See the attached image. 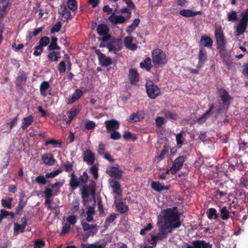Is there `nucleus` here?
<instances>
[{
  "instance_id": "1",
  "label": "nucleus",
  "mask_w": 248,
  "mask_h": 248,
  "mask_svg": "<svg viewBox=\"0 0 248 248\" xmlns=\"http://www.w3.org/2000/svg\"><path fill=\"white\" fill-rule=\"evenodd\" d=\"M177 209L176 207H174L172 209L167 208L162 211L161 213L164 217L159 219L157 222L159 233L157 235H152L153 241L155 242L158 240H162L166 237V235L170 232L173 229L181 225Z\"/></svg>"
},
{
  "instance_id": "2",
  "label": "nucleus",
  "mask_w": 248,
  "mask_h": 248,
  "mask_svg": "<svg viewBox=\"0 0 248 248\" xmlns=\"http://www.w3.org/2000/svg\"><path fill=\"white\" fill-rule=\"evenodd\" d=\"M152 59L153 62L156 67L164 65L167 62L166 54L159 49H156L153 51Z\"/></svg>"
},
{
  "instance_id": "3",
  "label": "nucleus",
  "mask_w": 248,
  "mask_h": 248,
  "mask_svg": "<svg viewBox=\"0 0 248 248\" xmlns=\"http://www.w3.org/2000/svg\"><path fill=\"white\" fill-rule=\"evenodd\" d=\"M241 16L240 22L235 27L237 36L244 33L247 29L248 23V8L242 12Z\"/></svg>"
},
{
  "instance_id": "4",
  "label": "nucleus",
  "mask_w": 248,
  "mask_h": 248,
  "mask_svg": "<svg viewBox=\"0 0 248 248\" xmlns=\"http://www.w3.org/2000/svg\"><path fill=\"white\" fill-rule=\"evenodd\" d=\"M215 36L218 48L221 50H224L226 46V43L220 25H216Z\"/></svg>"
},
{
  "instance_id": "5",
  "label": "nucleus",
  "mask_w": 248,
  "mask_h": 248,
  "mask_svg": "<svg viewBox=\"0 0 248 248\" xmlns=\"http://www.w3.org/2000/svg\"><path fill=\"white\" fill-rule=\"evenodd\" d=\"M95 183L92 181L89 184L88 187L84 186L81 189V195L83 198H88L90 194L94 200V203H95Z\"/></svg>"
},
{
  "instance_id": "6",
  "label": "nucleus",
  "mask_w": 248,
  "mask_h": 248,
  "mask_svg": "<svg viewBox=\"0 0 248 248\" xmlns=\"http://www.w3.org/2000/svg\"><path fill=\"white\" fill-rule=\"evenodd\" d=\"M146 87L148 96L152 99L155 98L160 93L159 88L151 81L146 82Z\"/></svg>"
},
{
  "instance_id": "7",
  "label": "nucleus",
  "mask_w": 248,
  "mask_h": 248,
  "mask_svg": "<svg viewBox=\"0 0 248 248\" xmlns=\"http://www.w3.org/2000/svg\"><path fill=\"white\" fill-rule=\"evenodd\" d=\"M97 31L99 35L104 36L101 39H99L100 40L105 42L110 40L111 36L108 34L109 28L107 25L104 24L98 25Z\"/></svg>"
},
{
  "instance_id": "8",
  "label": "nucleus",
  "mask_w": 248,
  "mask_h": 248,
  "mask_svg": "<svg viewBox=\"0 0 248 248\" xmlns=\"http://www.w3.org/2000/svg\"><path fill=\"white\" fill-rule=\"evenodd\" d=\"M184 162V157L180 156L177 158L173 163L172 167L170 169V171L172 174H174L182 167Z\"/></svg>"
},
{
  "instance_id": "9",
  "label": "nucleus",
  "mask_w": 248,
  "mask_h": 248,
  "mask_svg": "<svg viewBox=\"0 0 248 248\" xmlns=\"http://www.w3.org/2000/svg\"><path fill=\"white\" fill-rule=\"evenodd\" d=\"M218 93L224 105L228 106L230 103L232 97L228 92L224 89L221 88L218 90Z\"/></svg>"
},
{
  "instance_id": "10",
  "label": "nucleus",
  "mask_w": 248,
  "mask_h": 248,
  "mask_svg": "<svg viewBox=\"0 0 248 248\" xmlns=\"http://www.w3.org/2000/svg\"><path fill=\"white\" fill-rule=\"evenodd\" d=\"M192 244V246L187 245L186 248H211L212 247L210 243H206L203 240L193 241Z\"/></svg>"
},
{
  "instance_id": "11",
  "label": "nucleus",
  "mask_w": 248,
  "mask_h": 248,
  "mask_svg": "<svg viewBox=\"0 0 248 248\" xmlns=\"http://www.w3.org/2000/svg\"><path fill=\"white\" fill-rule=\"evenodd\" d=\"M105 124L108 132L118 129L120 125L119 123L114 119L106 121Z\"/></svg>"
},
{
  "instance_id": "12",
  "label": "nucleus",
  "mask_w": 248,
  "mask_h": 248,
  "mask_svg": "<svg viewBox=\"0 0 248 248\" xmlns=\"http://www.w3.org/2000/svg\"><path fill=\"white\" fill-rule=\"evenodd\" d=\"M107 173L111 177L120 179L122 177L123 171L117 167L111 166L107 170Z\"/></svg>"
},
{
  "instance_id": "13",
  "label": "nucleus",
  "mask_w": 248,
  "mask_h": 248,
  "mask_svg": "<svg viewBox=\"0 0 248 248\" xmlns=\"http://www.w3.org/2000/svg\"><path fill=\"white\" fill-rule=\"evenodd\" d=\"M120 43L118 39H113L107 46L109 51L116 53L121 49Z\"/></svg>"
},
{
  "instance_id": "14",
  "label": "nucleus",
  "mask_w": 248,
  "mask_h": 248,
  "mask_svg": "<svg viewBox=\"0 0 248 248\" xmlns=\"http://www.w3.org/2000/svg\"><path fill=\"white\" fill-rule=\"evenodd\" d=\"M110 184L113 192L117 194L115 198H122V190L121 188L120 183L116 181L111 180L110 181Z\"/></svg>"
},
{
  "instance_id": "15",
  "label": "nucleus",
  "mask_w": 248,
  "mask_h": 248,
  "mask_svg": "<svg viewBox=\"0 0 248 248\" xmlns=\"http://www.w3.org/2000/svg\"><path fill=\"white\" fill-rule=\"evenodd\" d=\"M95 160L94 154L90 150H86L83 154V160L89 165H93Z\"/></svg>"
},
{
  "instance_id": "16",
  "label": "nucleus",
  "mask_w": 248,
  "mask_h": 248,
  "mask_svg": "<svg viewBox=\"0 0 248 248\" xmlns=\"http://www.w3.org/2000/svg\"><path fill=\"white\" fill-rule=\"evenodd\" d=\"M114 199L115 204H116L117 211L121 214L126 212L128 210V207L121 201V198Z\"/></svg>"
},
{
  "instance_id": "17",
  "label": "nucleus",
  "mask_w": 248,
  "mask_h": 248,
  "mask_svg": "<svg viewBox=\"0 0 248 248\" xmlns=\"http://www.w3.org/2000/svg\"><path fill=\"white\" fill-rule=\"evenodd\" d=\"M108 19L113 24L116 25L124 23L127 19L123 16H116L113 14L109 17Z\"/></svg>"
},
{
  "instance_id": "18",
  "label": "nucleus",
  "mask_w": 248,
  "mask_h": 248,
  "mask_svg": "<svg viewBox=\"0 0 248 248\" xmlns=\"http://www.w3.org/2000/svg\"><path fill=\"white\" fill-rule=\"evenodd\" d=\"M60 8L59 14L63 17L62 20L64 22L66 21L68 19L70 18L71 13L70 11L67 9L66 6L64 4L61 5Z\"/></svg>"
},
{
  "instance_id": "19",
  "label": "nucleus",
  "mask_w": 248,
  "mask_h": 248,
  "mask_svg": "<svg viewBox=\"0 0 248 248\" xmlns=\"http://www.w3.org/2000/svg\"><path fill=\"white\" fill-rule=\"evenodd\" d=\"M207 59V53L204 48L200 50L199 53V62L197 67L199 69L202 67Z\"/></svg>"
},
{
  "instance_id": "20",
  "label": "nucleus",
  "mask_w": 248,
  "mask_h": 248,
  "mask_svg": "<svg viewBox=\"0 0 248 248\" xmlns=\"http://www.w3.org/2000/svg\"><path fill=\"white\" fill-rule=\"evenodd\" d=\"M131 84H135L139 80V75L136 69H131L128 75Z\"/></svg>"
},
{
  "instance_id": "21",
  "label": "nucleus",
  "mask_w": 248,
  "mask_h": 248,
  "mask_svg": "<svg viewBox=\"0 0 248 248\" xmlns=\"http://www.w3.org/2000/svg\"><path fill=\"white\" fill-rule=\"evenodd\" d=\"M42 160L46 165L49 166L53 165L55 161L52 155L50 153L43 155L42 156Z\"/></svg>"
},
{
  "instance_id": "22",
  "label": "nucleus",
  "mask_w": 248,
  "mask_h": 248,
  "mask_svg": "<svg viewBox=\"0 0 248 248\" xmlns=\"http://www.w3.org/2000/svg\"><path fill=\"white\" fill-rule=\"evenodd\" d=\"M83 94V92L81 90L77 89L72 95L70 99L67 102L68 104H72L76 101L78 100Z\"/></svg>"
},
{
  "instance_id": "23",
  "label": "nucleus",
  "mask_w": 248,
  "mask_h": 248,
  "mask_svg": "<svg viewBox=\"0 0 248 248\" xmlns=\"http://www.w3.org/2000/svg\"><path fill=\"white\" fill-rule=\"evenodd\" d=\"M133 37L131 36L126 37L124 38V43L127 48L131 50H135L137 48V46L132 44Z\"/></svg>"
},
{
  "instance_id": "24",
  "label": "nucleus",
  "mask_w": 248,
  "mask_h": 248,
  "mask_svg": "<svg viewBox=\"0 0 248 248\" xmlns=\"http://www.w3.org/2000/svg\"><path fill=\"white\" fill-rule=\"evenodd\" d=\"M151 187L156 191L160 192L162 190H167L169 188L168 186L162 185L159 182H153L151 183Z\"/></svg>"
},
{
  "instance_id": "25",
  "label": "nucleus",
  "mask_w": 248,
  "mask_h": 248,
  "mask_svg": "<svg viewBox=\"0 0 248 248\" xmlns=\"http://www.w3.org/2000/svg\"><path fill=\"white\" fill-rule=\"evenodd\" d=\"M201 14V11L193 12L192 11L188 9L182 10L180 12V14L181 15L186 17L194 16Z\"/></svg>"
},
{
  "instance_id": "26",
  "label": "nucleus",
  "mask_w": 248,
  "mask_h": 248,
  "mask_svg": "<svg viewBox=\"0 0 248 248\" xmlns=\"http://www.w3.org/2000/svg\"><path fill=\"white\" fill-rule=\"evenodd\" d=\"M144 118V114L141 112H138L136 113H133L129 118L131 122H137L142 120Z\"/></svg>"
},
{
  "instance_id": "27",
  "label": "nucleus",
  "mask_w": 248,
  "mask_h": 248,
  "mask_svg": "<svg viewBox=\"0 0 248 248\" xmlns=\"http://www.w3.org/2000/svg\"><path fill=\"white\" fill-rule=\"evenodd\" d=\"M200 42L203 46L206 47H211L213 45L212 39L207 36H202L201 37Z\"/></svg>"
},
{
  "instance_id": "28",
  "label": "nucleus",
  "mask_w": 248,
  "mask_h": 248,
  "mask_svg": "<svg viewBox=\"0 0 248 248\" xmlns=\"http://www.w3.org/2000/svg\"><path fill=\"white\" fill-rule=\"evenodd\" d=\"M71 177L70 186L71 187L75 189L80 185L78 179H77V178L74 172L71 174Z\"/></svg>"
},
{
  "instance_id": "29",
  "label": "nucleus",
  "mask_w": 248,
  "mask_h": 248,
  "mask_svg": "<svg viewBox=\"0 0 248 248\" xmlns=\"http://www.w3.org/2000/svg\"><path fill=\"white\" fill-rule=\"evenodd\" d=\"M214 106L213 104H211L210 106V108L205 113H204L201 117L197 119V122L199 124H201L202 122H204L205 119L209 116L211 114V111L213 109Z\"/></svg>"
},
{
  "instance_id": "30",
  "label": "nucleus",
  "mask_w": 248,
  "mask_h": 248,
  "mask_svg": "<svg viewBox=\"0 0 248 248\" xmlns=\"http://www.w3.org/2000/svg\"><path fill=\"white\" fill-rule=\"evenodd\" d=\"M33 121V118L32 116L29 115L23 119V122L21 126L22 128L24 130L27 128Z\"/></svg>"
},
{
  "instance_id": "31",
  "label": "nucleus",
  "mask_w": 248,
  "mask_h": 248,
  "mask_svg": "<svg viewBox=\"0 0 248 248\" xmlns=\"http://www.w3.org/2000/svg\"><path fill=\"white\" fill-rule=\"evenodd\" d=\"M79 112V110L77 108H72L69 111H68V114H69V120L67 121V123H70L73 118L78 115Z\"/></svg>"
},
{
  "instance_id": "32",
  "label": "nucleus",
  "mask_w": 248,
  "mask_h": 248,
  "mask_svg": "<svg viewBox=\"0 0 248 248\" xmlns=\"http://www.w3.org/2000/svg\"><path fill=\"white\" fill-rule=\"evenodd\" d=\"M101 65L104 66H108L112 63V61L109 57H107L105 55L101 57L99 59Z\"/></svg>"
},
{
  "instance_id": "33",
  "label": "nucleus",
  "mask_w": 248,
  "mask_h": 248,
  "mask_svg": "<svg viewBox=\"0 0 248 248\" xmlns=\"http://www.w3.org/2000/svg\"><path fill=\"white\" fill-rule=\"evenodd\" d=\"M151 60L150 58H146L143 62L140 63V67L144 68L148 71L151 69Z\"/></svg>"
},
{
  "instance_id": "34",
  "label": "nucleus",
  "mask_w": 248,
  "mask_h": 248,
  "mask_svg": "<svg viewBox=\"0 0 248 248\" xmlns=\"http://www.w3.org/2000/svg\"><path fill=\"white\" fill-rule=\"evenodd\" d=\"M140 22V20L139 18L135 19L132 24H131L127 29V32L130 34L133 30L138 26Z\"/></svg>"
},
{
  "instance_id": "35",
  "label": "nucleus",
  "mask_w": 248,
  "mask_h": 248,
  "mask_svg": "<svg viewBox=\"0 0 248 248\" xmlns=\"http://www.w3.org/2000/svg\"><path fill=\"white\" fill-rule=\"evenodd\" d=\"M81 224L82 226L83 230L84 231H87L91 229H95L97 230V225L96 224H89L84 221H82L81 222Z\"/></svg>"
},
{
  "instance_id": "36",
  "label": "nucleus",
  "mask_w": 248,
  "mask_h": 248,
  "mask_svg": "<svg viewBox=\"0 0 248 248\" xmlns=\"http://www.w3.org/2000/svg\"><path fill=\"white\" fill-rule=\"evenodd\" d=\"M49 87L48 82L44 81L40 86V90L42 95L46 96V91Z\"/></svg>"
},
{
  "instance_id": "37",
  "label": "nucleus",
  "mask_w": 248,
  "mask_h": 248,
  "mask_svg": "<svg viewBox=\"0 0 248 248\" xmlns=\"http://www.w3.org/2000/svg\"><path fill=\"white\" fill-rule=\"evenodd\" d=\"M25 228L24 225H20L16 222L14 224V232L15 234H17L19 232H23L24 231Z\"/></svg>"
},
{
  "instance_id": "38",
  "label": "nucleus",
  "mask_w": 248,
  "mask_h": 248,
  "mask_svg": "<svg viewBox=\"0 0 248 248\" xmlns=\"http://www.w3.org/2000/svg\"><path fill=\"white\" fill-rule=\"evenodd\" d=\"M67 6L72 11H75L77 9V4L76 0H68Z\"/></svg>"
},
{
  "instance_id": "39",
  "label": "nucleus",
  "mask_w": 248,
  "mask_h": 248,
  "mask_svg": "<svg viewBox=\"0 0 248 248\" xmlns=\"http://www.w3.org/2000/svg\"><path fill=\"white\" fill-rule=\"evenodd\" d=\"M220 213L222 219L226 220L229 217V212L227 211L226 207H223L221 209Z\"/></svg>"
},
{
  "instance_id": "40",
  "label": "nucleus",
  "mask_w": 248,
  "mask_h": 248,
  "mask_svg": "<svg viewBox=\"0 0 248 248\" xmlns=\"http://www.w3.org/2000/svg\"><path fill=\"white\" fill-rule=\"evenodd\" d=\"M165 117L170 118L173 120H176L177 118V115L175 113H172L170 111L165 110L163 111Z\"/></svg>"
},
{
  "instance_id": "41",
  "label": "nucleus",
  "mask_w": 248,
  "mask_h": 248,
  "mask_svg": "<svg viewBox=\"0 0 248 248\" xmlns=\"http://www.w3.org/2000/svg\"><path fill=\"white\" fill-rule=\"evenodd\" d=\"M123 138L125 140H132L135 141L136 140V137L135 135H133L131 132L128 131L124 133L123 135Z\"/></svg>"
},
{
  "instance_id": "42",
  "label": "nucleus",
  "mask_w": 248,
  "mask_h": 248,
  "mask_svg": "<svg viewBox=\"0 0 248 248\" xmlns=\"http://www.w3.org/2000/svg\"><path fill=\"white\" fill-rule=\"evenodd\" d=\"M62 23L61 22H57L52 28L51 30V33H53L58 32L60 31L62 27Z\"/></svg>"
},
{
  "instance_id": "43",
  "label": "nucleus",
  "mask_w": 248,
  "mask_h": 248,
  "mask_svg": "<svg viewBox=\"0 0 248 248\" xmlns=\"http://www.w3.org/2000/svg\"><path fill=\"white\" fill-rule=\"evenodd\" d=\"M208 217L210 219H212L213 218L216 219L217 217V215L216 213V211L214 208H210L208 210Z\"/></svg>"
},
{
  "instance_id": "44",
  "label": "nucleus",
  "mask_w": 248,
  "mask_h": 248,
  "mask_svg": "<svg viewBox=\"0 0 248 248\" xmlns=\"http://www.w3.org/2000/svg\"><path fill=\"white\" fill-rule=\"evenodd\" d=\"M228 20L230 21H236L237 20V13L235 11H232L228 14Z\"/></svg>"
},
{
  "instance_id": "45",
  "label": "nucleus",
  "mask_w": 248,
  "mask_h": 248,
  "mask_svg": "<svg viewBox=\"0 0 248 248\" xmlns=\"http://www.w3.org/2000/svg\"><path fill=\"white\" fill-rule=\"evenodd\" d=\"M62 171V170L58 169L56 170L53 171L50 173H47L46 174V178H49L50 177H54L57 175L59 174Z\"/></svg>"
},
{
  "instance_id": "46",
  "label": "nucleus",
  "mask_w": 248,
  "mask_h": 248,
  "mask_svg": "<svg viewBox=\"0 0 248 248\" xmlns=\"http://www.w3.org/2000/svg\"><path fill=\"white\" fill-rule=\"evenodd\" d=\"M166 123L164 118L162 117H157L155 119L156 125L157 127H160Z\"/></svg>"
},
{
  "instance_id": "47",
  "label": "nucleus",
  "mask_w": 248,
  "mask_h": 248,
  "mask_svg": "<svg viewBox=\"0 0 248 248\" xmlns=\"http://www.w3.org/2000/svg\"><path fill=\"white\" fill-rule=\"evenodd\" d=\"M88 176L86 172H84L83 174L81 175L78 181L79 182L80 184H85L88 180Z\"/></svg>"
},
{
  "instance_id": "48",
  "label": "nucleus",
  "mask_w": 248,
  "mask_h": 248,
  "mask_svg": "<svg viewBox=\"0 0 248 248\" xmlns=\"http://www.w3.org/2000/svg\"><path fill=\"white\" fill-rule=\"evenodd\" d=\"M49 43V39L48 37L45 36L41 38L39 41V44L41 46H45Z\"/></svg>"
},
{
  "instance_id": "49",
  "label": "nucleus",
  "mask_w": 248,
  "mask_h": 248,
  "mask_svg": "<svg viewBox=\"0 0 248 248\" xmlns=\"http://www.w3.org/2000/svg\"><path fill=\"white\" fill-rule=\"evenodd\" d=\"M73 164L69 162H65L63 164V167H64V170L67 172H70L73 170Z\"/></svg>"
},
{
  "instance_id": "50",
  "label": "nucleus",
  "mask_w": 248,
  "mask_h": 248,
  "mask_svg": "<svg viewBox=\"0 0 248 248\" xmlns=\"http://www.w3.org/2000/svg\"><path fill=\"white\" fill-rule=\"evenodd\" d=\"M35 181L36 183L40 184L45 185L46 183V177H45L43 175H39L36 178Z\"/></svg>"
},
{
  "instance_id": "51",
  "label": "nucleus",
  "mask_w": 248,
  "mask_h": 248,
  "mask_svg": "<svg viewBox=\"0 0 248 248\" xmlns=\"http://www.w3.org/2000/svg\"><path fill=\"white\" fill-rule=\"evenodd\" d=\"M91 172L93 175V177L95 179H97L98 178V168L96 165H94L93 166L90 168Z\"/></svg>"
},
{
  "instance_id": "52",
  "label": "nucleus",
  "mask_w": 248,
  "mask_h": 248,
  "mask_svg": "<svg viewBox=\"0 0 248 248\" xmlns=\"http://www.w3.org/2000/svg\"><path fill=\"white\" fill-rule=\"evenodd\" d=\"M110 138L114 140H118L121 138V135L118 132L114 130L111 133Z\"/></svg>"
},
{
  "instance_id": "53",
  "label": "nucleus",
  "mask_w": 248,
  "mask_h": 248,
  "mask_svg": "<svg viewBox=\"0 0 248 248\" xmlns=\"http://www.w3.org/2000/svg\"><path fill=\"white\" fill-rule=\"evenodd\" d=\"M61 142H59V141L56 140L54 139H51L50 140H47L45 143V145L46 146H47L50 144H51L52 145H56L57 144L61 145Z\"/></svg>"
},
{
  "instance_id": "54",
  "label": "nucleus",
  "mask_w": 248,
  "mask_h": 248,
  "mask_svg": "<svg viewBox=\"0 0 248 248\" xmlns=\"http://www.w3.org/2000/svg\"><path fill=\"white\" fill-rule=\"evenodd\" d=\"M81 248H103V246L101 245H95V244H91L90 245H87L84 244H82L81 245Z\"/></svg>"
},
{
  "instance_id": "55",
  "label": "nucleus",
  "mask_w": 248,
  "mask_h": 248,
  "mask_svg": "<svg viewBox=\"0 0 248 248\" xmlns=\"http://www.w3.org/2000/svg\"><path fill=\"white\" fill-rule=\"evenodd\" d=\"M95 124L92 121H88L85 124V128L87 129H93L95 126Z\"/></svg>"
},
{
  "instance_id": "56",
  "label": "nucleus",
  "mask_w": 248,
  "mask_h": 248,
  "mask_svg": "<svg viewBox=\"0 0 248 248\" xmlns=\"http://www.w3.org/2000/svg\"><path fill=\"white\" fill-rule=\"evenodd\" d=\"M44 193L46 198H50L53 195L52 190L49 188H46Z\"/></svg>"
},
{
  "instance_id": "57",
  "label": "nucleus",
  "mask_w": 248,
  "mask_h": 248,
  "mask_svg": "<svg viewBox=\"0 0 248 248\" xmlns=\"http://www.w3.org/2000/svg\"><path fill=\"white\" fill-rule=\"evenodd\" d=\"M45 243L44 241L37 240L35 242L34 248H40L41 247H44Z\"/></svg>"
},
{
  "instance_id": "58",
  "label": "nucleus",
  "mask_w": 248,
  "mask_h": 248,
  "mask_svg": "<svg viewBox=\"0 0 248 248\" xmlns=\"http://www.w3.org/2000/svg\"><path fill=\"white\" fill-rule=\"evenodd\" d=\"M58 69L60 73H64L65 71V63L64 62H61L59 64Z\"/></svg>"
},
{
  "instance_id": "59",
  "label": "nucleus",
  "mask_w": 248,
  "mask_h": 248,
  "mask_svg": "<svg viewBox=\"0 0 248 248\" xmlns=\"http://www.w3.org/2000/svg\"><path fill=\"white\" fill-rule=\"evenodd\" d=\"M67 221L69 223V224L74 225L77 221V218L75 216H70L67 218Z\"/></svg>"
},
{
  "instance_id": "60",
  "label": "nucleus",
  "mask_w": 248,
  "mask_h": 248,
  "mask_svg": "<svg viewBox=\"0 0 248 248\" xmlns=\"http://www.w3.org/2000/svg\"><path fill=\"white\" fill-rule=\"evenodd\" d=\"M9 214V212L3 210L1 209L0 210V222H1L2 219L5 217H6L7 216H8Z\"/></svg>"
},
{
  "instance_id": "61",
  "label": "nucleus",
  "mask_w": 248,
  "mask_h": 248,
  "mask_svg": "<svg viewBox=\"0 0 248 248\" xmlns=\"http://www.w3.org/2000/svg\"><path fill=\"white\" fill-rule=\"evenodd\" d=\"M70 229V225L69 224H65L62 228V233H66L69 232Z\"/></svg>"
},
{
  "instance_id": "62",
  "label": "nucleus",
  "mask_w": 248,
  "mask_h": 248,
  "mask_svg": "<svg viewBox=\"0 0 248 248\" xmlns=\"http://www.w3.org/2000/svg\"><path fill=\"white\" fill-rule=\"evenodd\" d=\"M48 48L51 50H53L55 49L59 50L60 49V47L57 45V43L53 42H50V44L48 46Z\"/></svg>"
},
{
  "instance_id": "63",
  "label": "nucleus",
  "mask_w": 248,
  "mask_h": 248,
  "mask_svg": "<svg viewBox=\"0 0 248 248\" xmlns=\"http://www.w3.org/2000/svg\"><path fill=\"white\" fill-rule=\"evenodd\" d=\"M24 195H23L20 199V201H19V203L18 205V206L17 207V210L18 211H20L22 209V208L25 206V203L23 202V197H24Z\"/></svg>"
},
{
  "instance_id": "64",
  "label": "nucleus",
  "mask_w": 248,
  "mask_h": 248,
  "mask_svg": "<svg viewBox=\"0 0 248 248\" xmlns=\"http://www.w3.org/2000/svg\"><path fill=\"white\" fill-rule=\"evenodd\" d=\"M1 203L2 206L4 207H7L8 209H11L12 207L11 203L8 202V201L6 200H2Z\"/></svg>"
}]
</instances>
